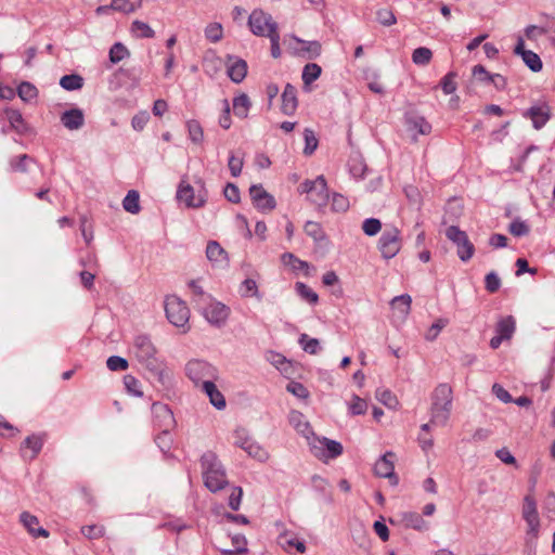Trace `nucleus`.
Masks as SVG:
<instances>
[{
	"mask_svg": "<svg viewBox=\"0 0 555 555\" xmlns=\"http://www.w3.org/2000/svg\"><path fill=\"white\" fill-rule=\"evenodd\" d=\"M473 76L481 82L500 80L501 86H506L505 78L500 74H489L482 65H476L473 68Z\"/></svg>",
	"mask_w": 555,
	"mask_h": 555,
	"instance_id": "35",
	"label": "nucleus"
},
{
	"mask_svg": "<svg viewBox=\"0 0 555 555\" xmlns=\"http://www.w3.org/2000/svg\"><path fill=\"white\" fill-rule=\"evenodd\" d=\"M515 331V321L512 317H506L498 322L496 334L504 339H509Z\"/></svg>",
	"mask_w": 555,
	"mask_h": 555,
	"instance_id": "40",
	"label": "nucleus"
},
{
	"mask_svg": "<svg viewBox=\"0 0 555 555\" xmlns=\"http://www.w3.org/2000/svg\"><path fill=\"white\" fill-rule=\"evenodd\" d=\"M199 306L205 320L214 326L220 327L224 325L229 319L230 308L210 296L204 298V301L199 302Z\"/></svg>",
	"mask_w": 555,
	"mask_h": 555,
	"instance_id": "7",
	"label": "nucleus"
},
{
	"mask_svg": "<svg viewBox=\"0 0 555 555\" xmlns=\"http://www.w3.org/2000/svg\"><path fill=\"white\" fill-rule=\"evenodd\" d=\"M196 186L182 180L177 190V198L188 208H201L207 202V189L203 179L195 181Z\"/></svg>",
	"mask_w": 555,
	"mask_h": 555,
	"instance_id": "3",
	"label": "nucleus"
},
{
	"mask_svg": "<svg viewBox=\"0 0 555 555\" xmlns=\"http://www.w3.org/2000/svg\"><path fill=\"white\" fill-rule=\"evenodd\" d=\"M295 288L300 298L306 300L310 305H317L319 302V295L307 284L302 282H297L295 284Z\"/></svg>",
	"mask_w": 555,
	"mask_h": 555,
	"instance_id": "39",
	"label": "nucleus"
},
{
	"mask_svg": "<svg viewBox=\"0 0 555 555\" xmlns=\"http://www.w3.org/2000/svg\"><path fill=\"white\" fill-rule=\"evenodd\" d=\"M122 207L130 214H138L141 209L139 192L135 190H130L122 201Z\"/></svg>",
	"mask_w": 555,
	"mask_h": 555,
	"instance_id": "36",
	"label": "nucleus"
},
{
	"mask_svg": "<svg viewBox=\"0 0 555 555\" xmlns=\"http://www.w3.org/2000/svg\"><path fill=\"white\" fill-rule=\"evenodd\" d=\"M83 114L82 111L78 108H73L64 112L61 116V121L65 128L68 130H77L83 125Z\"/></svg>",
	"mask_w": 555,
	"mask_h": 555,
	"instance_id": "29",
	"label": "nucleus"
},
{
	"mask_svg": "<svg viewBox=\"0 0 555 555\" xmlns=\"http://www.w3.org/2000/svg\"><path fill=\"white\" fill-rule=\"evenodd\" d=\"M186 375L196 384L204 385L205 380L216 379L217 370L211 364L202 360L189 361L185 366Z\"/></svg>",
	"mask_w": 555,
	"mask_h": 555,
	"instance_id": "13",
	"label": "nucleus"
},
{
	"mask_svg": "<svg viewBox=\"0 0 555 555\" xmlns=\"http://www.w3.org/2000/svg\"><path fill=\"white\" fill-rule=\"evenodd\" d=\"M376 398L380 403H383L388 409L397 410L399 408V401L390 390L384 389L377 391Z\"/></svg>",
	"mask_w": 555,
	"mask_h": 555,
	"instance_id": "46",
	"label": "nucleus"
},
{
	"mask_svg": "<svg viewBox=\"0 0 555 555\" xmlns=\"http://www.w3.org/2000/svg\"><path fill=\"white\" fill-rule=\"evenodd\" d=\"M149 113L146 111H141L132 117L131 126L135 131H141L149 122Z\"/></svg>",
	"mask_w": 555,
	"mask_h": 555,
	"instance_id": "62",
	"label": "nucleus"
},
{
	"mask_svg": "<svg viewBox=\"0 0 555 555\" xmlns=\"http://www.w3.org/2000/svg\"><path fill=\"white\" fill-rule=\"evenodd\" d=\"M152 411L157 418H160V425L165 427L164 434L167 435L169 428H171L175 424L171 410L166 404L153 403Z\"/></svg>",
	"mask_w": 555,
	"mask_h": 555,
	"instance_id": "30",
	"label": "nucleus"
},
{
	"mask_svg": "<svg viewBox=\"0 0 555 555\" xmlns=\"http://www.w3.org/2000/svg\"><path fill=\"white\" fill-rule=\"evenodd\" d=\"M322 73L321 66H319L315 63H309L307 64L302 69V81L305 87L310 86L313 81H315Z\"/></svg>",
	"mask_w": 555,
	"mask_h": 555,
	"instance_id": "37",
	"label": "nucleus"
},
{
	"mask_svg": "<svg viewBox=\"0 0 555 555\" xmlns=\"http://www.w3.org/2000/svg\"><path fill=\"white\" fill-rule=\"evenodd\" d=\"M17 94L24 102H30L38 96V90L33 83L24 81L17 87Z\"/></svg>",
	"mask_w": 555,
	"mask_h": 555,
	"instance_id": "43",
	"label": "nucleus"
},
{
	"mask_svg": "<svg viewBox=\"0 0 555 555\" xmlns=\"http://www.w3.org/2000/svg\"><path fill=\"white\" fill-rule=\"evenodd\" d=\"M249 194L255 207L261 211H272L276 206L274 197L261 184L251 185Z\"/></svg>",
	"mask_w": 555,
	"mask_h": 555,
	"instance_id": "16",
	"label": "nucleus"
},
{
	"mask_svg": "<svg viewBox=\"0 0 555 555\" xmlns=\"http://www.w3.org/2000/svg\"><path fill=\"white\" fill-rule=\"evenodd\" d=\"M515 54L520 55L524 63L534 73L542 69V62L540 56L531 50L525 49V42L522 38H518L517 44L514 49Z\"/></svg>",
	"mask_w": 555,
	"mask_h": 555,
	"instance_id": "20",
	"label": "nucleus"
},
{
	"mask_svg": "<svg viewBox=\"0 0 555 555\" xmlns=\"http://www.w3.org/2000/svg\"><path fill=\"white\" fill-rule=\"evenodd\" d=\"M298 105L297 101V92L295 87L287 83L282 93V112L286 115H292L295 113Z\"/></svg>",
	"mask_w": 555,
	"mask_h": 555,
	"instance_id": "27",
	"label": "nucleus"
},
{
	"mask_svg": "<svg viewBox=\"0 0 555 555\" xmlns=\"http://www.w3.org/2000/svg\"><path fill=\"white\" fill-rule=\"evenodd\" d=\"M206 258L214 268L224 269L229 266L227 251L216 241H209L206 246Z\"/></svg>",
	"mask_w": 555,
	"mask_h": 555,
	"instance_id": "18",
	"label": "nucleus"
},
{
	"mask_svg": "<svg viewBox=\"0 0 555 555\" xmlns=\"http://www.w3.org/2000/svg\"><path fill=\"white\" fill-rule=\"evenodd\" d=\"M251 102L246 93H241L233 99V111L238 118H247Z\"/></svg>",
	"mask_w": 555,
	"mask_h": 555,
	"instance_id": "32",
	"label": "nucleus"
},
{
	"mask_svg": "<svg viewBox=\"0 0 555 555\" xmlns=\"http://www.w3.org/2000/svg\"><path fill=\"white\" fill-rule=\"evenodd\" d=\"M456 74L451 72L441 79V89L444 94H454L457 89Z\"/></svg>",
	"mask_w": 555,
	"mask_h": 555,
	"instance_id": "51",
	"label": "nucleus"
},
{
	"mask_svg": "<svg viewBox=\"0 0 555 555\" xmlns=\"http://www.w3.org/2000/svg\"><path fill=\"white\" fill-rule=\"evenodd\" d=\"M452 387L447 383L439 384L435 388L431 397L430 424L437 426H446L448 424L452 410Z\"/></svg>",
	"mask_w": 555,
	"mask_h": 555,
	"instance_id": "1",
	"label": "nucleus"
},
{
	"mask_svg": "<svg viewBox=\"0 0 555 555\" xmlns=\"http://www.w3.org/2000/svg\"><path fill=\"white\" fill-rule=\"evenodd\" d=\"M304 139H305L304 154L305 155L313 154L319 144V140H318L314 131L309 128H306L304 131Z\"/></svg>",
	"mask_w": 555,
	"mask_h": 555,
	"instance_id": "47",
	"label": "nucleus"
},
{
	"mask_svg": "<svg viewBox=\"0 0 555 555\" xmlns=\"http://www.w3.org/2000/svg\"><path fill=\"white\" fill-rule=\"evenodd\" d=\"M244 166V159L243 157H237L235 155H230L228 167L230 169V172L233 177H238L242 173Z\"/></svg>",
	"mask_w": 555,
	"mask_h": 555,
	"instance_id": "64",
	"label": "nucleus"
},
{
	"mask_svg": "<svg viewBox=\"0 0 555 555\" xmlns=\"http://www.w3.org/2000/svg\"><path fill=\"white\" fill-rule=\"evenodd\" d=\"M82 85L83 79L79 75H65L60 80V86L68 91L78 90Z\"/></svg>",
	"mask_w": 555,
	"mask_h": 555,
	"instance_id": "45",
	"label": "nucleus"
},
{
	"mask_svg": "<svg viewBox=\"0 0 555 555\" xmlns=\"http://www.w3.org/2000/svg\"><path fill=\"white\" fill-rule=\"evenodd\" d=\"M305 231L314 241H321L324 237V233L321 229V225L318 222L308 221L305 225Z\"/></svg>",
	"mask_w": 555,
	"mask_h": 555,
	"instance_id": "63",
	"label": "nucleus"
},
{
	"mask_svg": "<svg viewBox=\"0 0 555 555\" xmlns=\"http://www.w3.org/2000/svg\"><path fill=\"white\" fill-rule=\"evenodd\" d=\"M291 40L300 47H294L297 55L308 56L310 59L317 57L321 53V44L319 41H305L296 36H289Z\"/></svg>",
	"mask_w": 555,
	"mask_h": 555,
	"instance_id": "23",
	"label": "nucleus"
},
{
	"mask_svg": "<svg viewBox=\"0 0 555 555\" xmlns=\"http://www.w3.org/2000/svg\"><path fill=\"white\" fill-rule=\"evenodd\" d=\"M447 319H437L426 332L425 339L428 341H434L439 336L440 332L447 326Z\"/></svg>",
	"mask_w": 555,
	"mask_h": 555,
	"instance_id": "50",
	"label": "nucleus"
},
{
	"mask_svg": "<svg viewBox=\"0 0 555 555\" xmlns=\"http://www.w3.org/2000/svg\"><path fill=\"white\" fill-rule=\"evenodd\" d=\"M396 454L391 451L382 455L374 465V474L380 478H387L392 486L398 483V477L395 474Z\"/></svg>",
	"mask_w": 555,
	"mask_h": 555,
	"instance_id": "14",
	"label": "nucleus"
},
{
	"mask_svg": "<svg viewBox=\"0 0 555 555\" xmlns=\"http://www.w3.org/2000/svg\"><path fill=\"white\" fill-rule=\"evenodd\" d=\"M299 343L306 352L315 354L320 349V343L317 338H309L307 334H302L299 338Z\"/></svg>",
	"mask_w": 555,
	"mask_h": 555,
	"instance_id": "57",
	"label": "nucleus"
},
{
	"mask_svg": "<svg viewBox=\"0 0 555 555\" xmlns=\"http://www.w3.org/2000/svg\"><path fill=\"white\" fill-rule=\"evenodd\" d=\"M378 248L385 259L396 257L401 249L400 230L396 227L386 229L378 241Z\"/></svg>",
	"mask_w": 555,
	"mask_h": 555,
	"instance_id": "12",
	"label": "nucleus"
},
{
	"mask_svg": "<svg viewBox=\"0 0 555 555\" xmlns=\"http://www.w3.org/2000/svg\"><path fill=\"white\" fill-rule=\"evenodd\" d=\"M412 298L408 294L399 295L390 300V308L395 318L404 321L411 312Z\"/></svg>",
	"mask_w": 555,
	"mask_h": 555,
	"instance_id": "21",
	"label": "nucleus"
},
{
	"mask_svg": "<svg viewBox=\"0 0 555 555\" xmlns=\"http://www.w3.org/2000/svg\"><path fill=\"white\" fill-rule=\"evenodd\" d=\"M165 312L168 321L186 333L190 330V309L184 300L176 295L165 298Z\"/></svg>",
	"mask_w": 555,
	"mask_h": 555,
	"instance_id": "4",
	"label": "nucleus"
},
{
	"mask_svg": "<svg viewBox=\"0 0 555 555\" xmlns=\"http://www.w3.org/2000/svg\"><path fill=\"white\" fill-rule=\"evenodd\" d=\"M20 520L31 537H34V538H39V537L48 538L49 537V532L44 528L39 526V519L35 515H33L28 512H23L20 515Z\"/></svg>",
	"mask_w": 555,
	"mask_h": 555,
	"instance_id": "22",
	"label": "nucleus"
},
{
	"mask_svg": "<svg viewBox=\"0 0 555 555\" xmlns=\"http://www.w3.org/2000/svg\"><path fill=\"white\" fill-rule=\"evenodd\" d=\"M130 56L129 50L121 42H116L109 49V61L117 64Z\"/></svg>",
	"mask_w": 555,
	"mask_h": 555,
	"instance_id": "41",
	"label": "nucleus"
},
{
	"mask_svg": "<svg viewBox=\"0 0 555 555\" xmlns=\"http://www.w3.org/2000/svg\"><path fill=\"white\" fill-rule=\"evenodd\" d=\"M146 367L156 375L158 382L162 384H166L171 378L170 372L158 361Z\"/></svg>",
	"mask_w": 555,
	"mask_h": 555,
	"instance_id": "53",
	"label": "nucleus"
},
{
	"mask_svg": "<svg viewBox=\"0 0 555 555\" xmlns=\"http://www.w3.org/2000/svg\"><path fill=\"white\" fill-rule=\"evenodd\" d=\"M214 380L215 379L205 380L204 385H202V389L209 398L211 405H214L217 410H223L225 408V399L215 385Z\"/></svg>",
	"mask_w": 555,
	"mask_h": 555,
	"instance_id": "26",
	"label": "nucleus"
},
{
	"mask_svg": "<svg viewBox=\"0 0 555 555\" xmlns=\"http://www.w3.org/2000/svg\"><path fill=\"white\" fill-rule=\"evenodd\" d=\"M133 350L138 360L145 366H150L157 361L155 358L156 348L146 336H138L134 339Z\"/></svg>",
	"mask_w": 555,
	"mask_h": 555,
	"instance_id": "15",
	"label": "nucleus"
},
{
	"mask_svg": "<svg viewBox=\"0 0 555 555\" xmlns=\"http://www.w3.org/2000/svg\"><path fill=\"white\" fill-rule=\"evenodd\" d=\"M227 73L234 83L242 82L247 75V63L234 55H228L225 61Z\"/></svg>",
	"mask_w": 555,
	"mask_h": 555,
	"instance_id": "19",
	"label": "nucleus"
},
{
	"mask_svg": "<svg viewBox=\"0 0 555 555\" xmlns=\"http://www.w3.org/2000/svg\"><path fill=\"white\" fill-rule=\"evenodd\" d=\"M362 229L366 235L373 236V235H376L380 231L382 223L376 218H369V219L364 220Z\"/></svg>",
	"mask_w": 555,
	"mask_h": 555,
	"instance_id": "60",
	"label": "nucleus"
},
{
	"mask_svg": "<svg viewBox=\"0 0 555 555\" xmlns=\"http://www.w3.org/2000/svg\"><path fill=\"white\" fill-rule=\"evenodd\" d=\"M124 384L127 391L132 396L138 398H141L143 396V392L141 391V384L134 376L126 375L124 377Z\"/></svg>",
	"mask_w": 555,
	"mask_h": 555,
	"instance_id": "52",
	"label": "nucleus"
},
{
	"mask_svg": "<svg viewBox=\"0 0 555 555\" xmlns=\"http://www.w3.org/2000/svg\"><path fill=\"white\" fill-rule=\"evenodd\" d=\"M527 115L531 118L533 127L539 130L550 119V107L547 105L532 106L527 112Z\"/></svg>",
	"mask_w": 555,
	"mask_h": 555,
	"instance_id": "28",
	"label": "nucleus"
},
{
	"mask_svg": "<svg viewBox=\"0 0 555 555\" xmlns=\"http://www.w3.org/2000/svg\"><path fill=\"white\" fill-rule=\"evenodd\" d=\"M232 542L234 544V548H223L221 550L224 555H232L234 553H245L246 548V539L244 535L237 534L232 538Z\"/></svg>",
	"mask_w": 555,
	"mask_h": 555,
	"instance_id": "54",
	"label": "nucleus"
},
{
	"mask_svg": "<svg viewBox=\"0 0 555 555\" xmlns=\"http://www.w3.org/2000/svg\"><path fill=\"white\" fill-rule=\"evenodd\" d=\"M446 236L456 246L457 256L462 261L466 262L474 256V245L466 232L462 231L459 227L450 225L446 230Z\"/></svg>",
	"mask_w": 555,
	"mask_h": 555,
	"instance_id": "10",
	"label": "nucleus"
},
{
	"mask_svg": "<svg viewBox=\"0 0 555 555\" xmlns=\"http://www.w3.org/2000/svg\"><path fill=\"white\" fill-rule=\"evenodd\" d=\"M299 191L307 195V199L315 206L322 207L328 199L327 183L323 176L317 177L314 180H306Z\"/></svg>",
	"mask_w": 555,
	"mask_h": 555,
	"instance_id": "8",
	"label": "nucleus"
},
{
	"mask_svg": "<svg viewBox=\"0 0 555 555\" xmlns=\"http://www.w3.org/2000/svg\"><path fill=\"white\" fill-rule=\"evenodd\" d=\"M241 295L245 298L255 297L257 299L261 298V295L258 289V285L255 280L246 279L241 284Z\"/></svg>",
	"mask_w": 555,
	"mask_h": 555,
	"instance_id": "44",
	"label": "nucleus"
},
{
	"mask_svg": "<svg viewBox=\"0 0 555 555\" xmlns=\"http://www.w3.org/2000/svg\"><path fill=\"white\" fill-rule=\"evenodd\" d=\"M404 131L409 139L416 142L418 137L430 133L431 126L424 116L416 113H406L404 115Z\"/></svg>",
	"mask_w": 555,
	"mask_h": 555,
	"instance_id": "11",
	"label": "nucleus"
},
{
	"mask_svg": "<svg viewBox=\"0 0 555 555\" xmlns=\"http://www.w3.org/2000/svg\"><path fill=\"white\" fill-rule=\"evenodd\" d=\"M202 466L205 486L211 492H217L228 485L224 468L215 453H205L202 457Z\"/></svg>",
	"mask_w": 555,
	"mask_h": 555,
	"instance_id": "2",
	"label": "nucleus"
},
{
	"mask_svg": "<svg viewBox=\"0 0 555 555\" xmlns=\"http://www.w3.org/2000/svg\"><path fill=\"white\" fill-rule=\"evenodd\" d=\"M312 454L322 462H328L343 453V446L336 440L315 436L309 443Z\"/></svg>",
	"mask_w": 555,
	"mask_h": 555,
	"instance_id": "9",
	"label": "nucleus"
},
{
	"mask_svg": "<svg viewBox=\"0 0 555 555\" xmlns=\"http://www.w3.org/2000/svg\"><path fill=\"white\" fill-rule=\"evenodd\" d=\"M131 33L137 38H153L155 36L153 28L147 23L139 20L132 22Z\"/></svg>",
	"mask_w": 555,
	"mask_h": 555,
	"instance_id": "38",
	"label": "nucleus"
},
{
	"mask_svg": "<svg viewBox=\"0 0 555 555\" xmlns=\"http://www.w3.org/2000/svg\"><path fill=\"white\" fill-rule=\"evenodd\" d=\"M331 207L333 211L345 212L349 208V201L341 194H334L332 197Z\"/></svg>",
	"mask_w": 555,
	"mask_h": 555,
	"instance_id": "58",
	"label": "nucleus"
},
{
	"mask_svg": "<svg viewBox=\"0 0 555 555\" xmlns=\"http://www.w3.org/2000/svg\"><path fill=\"white\" fill-rule=\"evenodd\" d=\"M189 139L194 145H202L205 139L204 129L196 119H188L185 121Z\"/></svg>",
	"mask_w": 555,
	"mask_h": 555,
	"instance_id": "31",
	"label": "nucleus"
},
{
	"mask_svg": "<svg viewBox=\"0 0 555 555\" xmlns=\"http://www.w3.org/2000/svg\"><path fill=\"white\" fill-rule=\"evenodd\" d=\"M367 410V402L358 397V396H352L351 398V401L349 403V411L352 415H361V414H364Z\"/></svg>",
	"mask_w": 555,
	"mask_h": 555,
	"instance_id": "55",
	"label": "nucleus"
},
{
	"mask_svg": "<svg viewBox=\"0 0 555 555\" xmlns=\"http://www.w3.org/2000/svg\"><path fill=\"white\" fill-rule=\"evenodd\" d=\"M400 521L405 528L414 529L417 531H426L429 528L428 522L423 518V516L415 512L401 513Z\"/></svg>",
	"mask_w": 555,
	"mask_h": 555,
	"instance_id": "25",
	"label": "nucleus"
},
{
	"mask_svg": "<svg viewBox=\"0 0 555 555\" xmlns=\"http://www.w3.org/2000/svg\"><path fill=\"white\" fill-rule=\"evenodd\" d=\"M288 420L295 430L307 440L308 444L317 436L311 427V424L300 411H291Z\"/></svg>",
	"mask_w": 555,
	"mask_h": 555,
	"instance_id": "17",
	"label": "nucleus"
},
{
	"mask_svg": "<svg viewBox=\"0 0 555 555\" xmlns=\"http://www.w3.org/2000/svg\"><path fill=\"white\" fill-rule=\"evenodd\" d=\"M240 447L244 449L248 455L257 459L258 461H266L268 459L267 451L249 438L243 439L240 442Z\"/></svg>",
	"mask_w": 555,
	"mask_h": 555,
	"instance_id": "33",
	"label": "nucleus"
},
{
	"mask_svg": "<svg viewBox=\"0 0 555 555\" xmlns=\"http://www.w3.org/2000/svg\"><path fill=\"white\" fill-rule=\"evenodd\" d=\"M106 365L111 371H125L128 369V361L119 356H111L106 361Z\"/></svg>",
	"mask_w": 555,
	"mask_h": 555,
	"instance_id": "61",
	"label": "nucleus"
},
{
	"mask_svg": "<svg viewBox=\"0 0 555 555\" xmlns=\"http://www.w3.org/2000/svg\"><path fill=\"white\" fill-rule=\"evenodd\" d=\"M7 118L10 125L17 131L22 132L26 130V124L20 111L13 108H7L5 111Z\"/></svg>",
	"mask_w": 555,
	"mask_h": 555,
	"instance_id": "42",
	"label": "nucleus"
},
{
	"mask_svg": "<svg viewBox=\"0 0 555 555\" xmlns=\"http://www.w3.org/2000/svg\"><path fill=\"white\" fill-rule=\"evenodd\" d=\"M431 57L433 52L425 47L417 48L412 53V61L416 65H426L430 62Z\"/></svg>",
	"mask_w": 555,
	"mask_h": 555,
	"instance_id": "49",
	"label": "nucleus"
},
{
	"mask_svg": "<svg viewBox=\"0 0 555 555\" xmlns=\"http://www.w3.org/2000/svg\"><path fill=\"white\" fill-rule=\"evenodd\" d=\"M205 37L211 41V42H218L222 39L223 37V28H222V25L220 23H217V22H214V23H209L206 27H205Z\"/></svg>",
	"mask_w": 555,
	"mask_h": 555,
	"instance_id": "48",
	"label": "nucleus"
},
{
	"mask_svg": "<svg viewBox=\"0 0 555 555\" xmlns=\"http://www.w3.org/2000/svg\"><path fill=\"white\" fill-rule=\"evenodd\" d=\"M267 359L272 365H274L281 372H287V369L289 367V362L285 359L284 356L276 352H269Z\"/></svg>",
	"mask_w": 555,
	"mask_h": 555,
	"instance_id": "56",
	"label": "nucleus"
},
{
	"mask_svg": "<svg viewBox=\"0 0 555 555\" xmlns=\"http://www.w3.org/2000/svg\"><path fill=\"white\" fill-rule=\"evenodd\" d=\"M230 114H231L230 103L227 99H223L222 100V114L218 120L220 127H222L223 129H230V127L232 125Z\"/></svg>",
	"mask_w": 555,
	"mask_h": 555,
	"instance_id": "59",
	"label": "nucleus"
},
{
	"mask_svg": "<svg viewBox=\"0 0 555 555\" xmlns=\"http://www.w3.org/2000/svg\"><path fill=\"white\" fill-rule=\"evenodd\" d=\"M248 26L250 31L258 37H270L278 30V23L272 15L262 9H255L248 17Z\"/></svg>",
	"mask_w": 555,
	"mask_h": 555,
	"instance_id": "6",
	"label": "nucleus"
},
{
	"mask_svg": "<svg viewBox=\"0 0 555 555\" xmlns=\"http://www.w3.org/2000/svg\"><path fill=\"white\" fill-rule=\"evenodd\" d=\"M281 261L295 273H302L305 276L311 274V267L307 261L298 259L292 253H285L281 256Z\"/></svg>",
	"mask_w": 555,
	"mask_h": 555,
	"instance_id": "24",
	"label": "nucleus"
},
{
	"mask_svg": "<svg viewBox=\"0 0 555 555\" xmlns=\"http://www.w3.org/2000/svg\"><path fill=\"white\" fill-rule=\"evenodd\" d=\"M142 0H112V8L116 12L131 14L142 7Z\"/></svg>",
	"mask_w": 555,
	"mask_h": 555,
	"instance_id": "34",
	"label": "nucleus"
},
{
	"mask_svg": "<svg viewBox=\"0 0 555 555\" xmlns=\"http://www.w3.org/2000/svg\"><path fill=\"white\" fill-rule=\"evenodd\" d=\"M521 516L526 522V543L528 545H534L539 539L541 519L538 512L537 502L531 495H526L524 499Z\"/></svg>",
	"mask_w": 555,
	"mask_h": 555,
	"instance_id": "5",
	"label": "nucleus"
}]
</instances>
